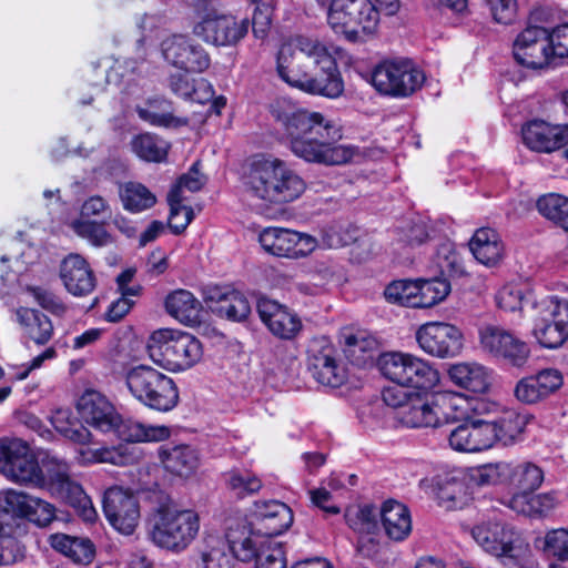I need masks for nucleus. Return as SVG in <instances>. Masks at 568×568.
<instances>
[{
    "instance_id": "1",
    "label": "nucleus",
    "mask_w": 568,
    "mask_h": 568,
    "mask_svg": "<svg viewBox=\"0 0 568 568\" xmlns=\"http://www.w3.org/2000/svg\"><path fill=\"white\" fill-rule=\"evenodd\" d=\"M271 114L284 130L292 153L308 163L342 165L348 163L355 150L335 144L341 130L320 112L293 110L286 101H274Z\"/></svg>"
},
{
    "instance_id": "2",
    "label": "nucleus",
    "mask_w": 568,
    "mask_h": 568,
    "mask_svg": "<svg viewBox=\"0 0 568 568\" xmlns=\"http://www.w3.org/2000/svg\"><path fill=\"white\" fill-rule=\"evenodd\" d=\"M251 194L271 204H286L305 191L304 180L280 159L254 161L245 182Z\"/></svg>"
},
{
    "instance_id": "3",
    "label": "nucleus",
    "mask_w": 568,
    "mask_h": 568,
    "mask_svg": "<svg viewBox=\"0 0 568 568\" xmlns=\"http://www.w3.org/2000/svg\"><path fill=\"white\" fill-rule=\"evenodd\" d=\"M149 357L170 372H183L200 362L203 347L194 335L176 329L154 331L148 339Z\"/></svg>"
},
{
    "instance_id": "4",
    "label": "nucleus",
    "mask_w": 568,
    "mask_h": 568,
    "mask_svg": "<svg viewBox=\"0 0 568 568\" xmlns=\"http://www.w3.org/2000/svg\"><path fill=\"white\" fill-rule=\"evenodd\" d=\"M125 384L132 396L151 409L170 412L179 403V389L174 381L149 365L129 369Z\"/></svg>"
},
{
    "instance_id": "5",
    "label": "nucleus",
    "mask_w": 568,
    "mask_h": 568,
    "mask_svg": "<svg viewBox=\"0 0 568 568\" xmlns=\"http://www.w3.org/2000/svg\"><path fill=\"white\" fill-rule=\"evenodd\" d=\"M473 537L485 551L501 558L507 568H529V542L513 528L487 523L473 529Z\"/></svg>"
},
{
    "instance_id": "6",
    "label": "nucleus",
    "mask_w": 568,
    "mask_h": 568,
    "mask_svg": "<svg viewBox=\"0 0 568 568\" xmlns=\"http://www.w3.org/2000/svg\"><path fill=\"white\" fill-rule=\"evenodd\" d=\"M327 23L349 42L365 41L378 27L377 13L369 0H332Z\"/></svg>"
},
{
    "instance_id": "7",
    "label": "nucleus",
    "mask_w": 568,
    "mask_h": 568,
    "mask_svg": "<svg viewBox=\"0 0 568 568\" xmlns=\"http://www.w3.org/2000/svg\"><path fill=\"white\" fill-rule=\"evenodd\" d=\"M377 366L385 378L404 387L428 392L439 382L438 371L410 353H383L377 359Z\"/></svg>"
},
{
    "instance_id": "8",
    "label": "nucleus",
    "mask_w": 568,
    "mask_h": 568,
    "mask_svg": "<svg viewBox=\"0 0 568 568\" xmlns=\"http://www.w3.org/2000/svg\"><path fill=\"white\" fill-rule=\"evenodd\" d=\"M200 517L193 509H164L151 530L152 541L166 550L181 552L196 538Z\"/></svg>"
},
{
    "instance_id": "9",
    "label": "nucleus",
    "mask_w": 568,
    "mask_h": 568,
    "mask_svg": "<svg viewBox=\"0 0 568 568\" xmlns=\"http://www.w3.org/2000/svg\"><path fill=\"white\" fill-rule=\"evenodd\" d=\"M372 84L384 95L406 98L420 89L425 74L408 59H388L372 71Z\"/></svg>"
},
{
    "instance_id": "10",
    "label": "nucleus",
    "mask_w": 568,
    "mask_h": 568,
    "mask_svg": "<svg viewBox=\"0 0 568 568\" xmlns=\"http://www.w3.org/2000/svg\"><path fill=\"white\" fill-rule=\"evenodd\" d=\"M52 458L39 466L28 445L21 439H0V471L17 483L44 487L45 466Z\"/></svg>"
},
{
    "instance_id": "11",
    "label": "nucleus",
    "mask_w": 568,
    "mask_h": 568,
    "mask_svg": "<svg viewBox=\"0 0 568 568\" xmlns=\"http://www.w3.org/2000/svg\"><path fill=\"white\" fill-rule=\"evenodd\" d=\"M164 61L187 73H202L211 65L206 49L186 34H172L160 44Z\"/></svg>"
},
{
    "instance_id": "12",
    "label": "nucleus",
    "mask_w": 568,
    "mask_h": 568,
    "mask_svg": "<svg viewBox=\"0 0 568 568\" xmlns=\"http://www.w3.org/2000/svg\"><path fill=\"white\" fill-rule=\"evenodd\" d=\"M250 20L232 14L207 13L192 29L193 34L215 47H236L248 33Z\"/></svg>"
},
{
    "instance_id": "13",
    "label": "nucleus",
    "mask_w": 568,
    "mask_h": 568,
    "mask_svg": "<svg viewBox=\"0 0 568 568\" xmlns=\"http://www.w3.org/2000/svg\"><path fill=\"white\" fill-rule=\"evenodd\" d=\"M336 357L337 351L327 337H314L310 342L307 366L320 384L336 388L346 382V369Z\"/></svg>"
},
{
    "instance_id": "14",
    "label": "nucleus",
    "mask_w": 568,
    "mask_h": 568,
    "mask_svg": "<svg viewBox=\"0 0 568 568\" xmlns=\"http://www.w3.org/2000/svg\"><path fill=\"white\" fill-rule=\"evenodd\" d=\"M258 241L265 252L294 260L310 255L318 246L317 240L307 233L277 226L261 231Z\"/></svg>"
},
{
    "instance_id": "15",
    "label": "nucleus",
    "mask_w": 568,
    "mask_h": 568,
    "mask_svg": "<svg viewBox=\"0 0 568 568\" xmlns=\"http://www.w3.org/2000/svg\"><path fill=\"white\" fill-rule=\"evenodd\" d=\"M462 331L449 323L428 322L416 332L419 347L428 355L438 358H450L460 354L463 349Z\"/></svg>"
},
{
    "instance_id": "16",
    "label": "nucleus",
    "mask_w": 568,
    "mask_h": 568,
    "mask_svg": "<svg viewBox=\"0 0 568 568\" xmlns=\"http://www.w3.org/2000/svg\"><path fill=\"white\" fill-rule=\"evenodd\" d=\"M200 162L193 163L190 170L180 176L168 195L170 204L169 227L176 235L181 234L194 217L193 209L183 204L185 200L183 191L197 192L206 183V178L200 172Z\"/></svg>"
},
{
    "instance_id": "17",
    "label": "nucleus",
    "mask_w": 568,
    "mask_h": 568,
    "mask_svg": "<svg viewBox=\"0 0 568 568\" xmlns=\"http://www.w3.org/2000/svg\"><path fill=\"white\" fill-rule=\"evenodd\" d=\"M479 339L485 352L514 366L520 367L529 358V345L503 327L495 325L483 327L479 331Z\"/></svg>"
},
{
    "instance_id": "18",
    "label": "nucleus",
    "mask_w": 568,
    "mask_h": 568,
    "mask_svg": "<svg viewBox=\"0 0 568 568\" xmlns=\"http://www.w3.org/2000/svg\"><path fill=\"white\" fill-rule=\"evenodd\" d=\"M103 513L110 525L123 535H131L140 519L136 498L120 487L109 488L103 496Z\"/></svg>"
},
{
    "instance_id": "19",
    "label": "nucleus",
    "mask_w": 568,
    "mask_h": 568,
    "mask_svg": "<svg viewBox=\"0 0 568 568\" xmlns=\"http://www.w3.org/2000/svg\"><path fill=\"white\" fill-rule=\"evenodd\" d=\"M538 307L539 313L544 314L541 321L545 324L538 334L535 332V336L542 347H560L568 338V301L551 297L542 301Z\"/></svg>"
},
{
    "instance_id": "20",
    "label": "nucleus",
    "mask_w": 568,
    "mask_h": 568,
    "mask_svg": "<svg viewBox=\"0 0 568 568\" xmlns=\"http://www.w3.org/2000/svg\"><path fill=\"white\" fill-rule=\"evenodd\" d=\"M535 44H539L540 57L535 61V71L546 72L560 67L568 58V23L549 31L535 26Z\"/></svg>"
},
{
    "instance_id": "21",
    "label": "nucleus",
    "mask_w": 568,
    "mask_h": 568,
    "mask_svg": "<svg viewBox=\"0 0 568 568\" xmlns=\"http://www.w3.org/2000/svg\"><path fill=\"white\" fill-rule=\"evenodd\" d=\"M494 428L488 420L471 417L456 426L448 435L452 449L460 453H478L494 446Z\"/></svg>"
},
{
    "instance_id": "22",
    "label": "nucleus",
    "mask_w": 568,
    "mask_h": 568,
    "mask_svg": "<svg viewBox=\"0 0 568 568\" xmlns=\"http://www.w3.org/2000/svg\"><path fill=\"white\" fill-rule=\"evenodd\" d=\"M82 424L102 433H111L119 422V414L108 398L99 392L87 390L77 404Z\"/></svg>"
},
{
    "instance_id": "23",
    "label": "nucleus",
    "mask_w": 568,
    "mask_h": 568,
    "mask_svg": "<svg viewBox=\"0 0 568 568\" xmlns=\"http://www.w3.org/2000/svg\"><path fill=\"white\" fill-rule=\"evenodd\" d=\"M257 313L268 331L281 339H293L302 329L298 315L274 300L260 298Z\"/></svg>"
},
{
    "instance_id": "24",
    "label": "nucleus",
    "mask_w": 568,
    "mask_h": 568,
    "mask_svg": "<svg viewBox=\"0 0 568 568\" xmlns=\"http://www.w3.org/2000/svg\"><path fill=\"white\" fill-rule=\"evenodd\" d=\"M60 277L65 290L78 297L88 296L97 286V277L89 262L77 253H71L62 260Z\"/></svg>"
},
{
    "instance_id": "25",
    "label": "nucleus",
    "mask_w": 568,
    "mask_h": 568,
    "mask_svg": "<svg viewBox=\"0 0 568 568\" xmlns=\"http://www.w3.org/2000/svg\"><path fill=\"white\" fill-rule=\"evenodd\" d=\"M205 300L214 314L229 321L242 322L251 312L247 298L230 286L210 287Z\"/></svg>"
},
{
    "instance_id": "26",
    "label": "nucleus",
    "mask_w": 568,
    "mask_h": 568,
    "mask_svg": "<svg viewBox=\"0 0 568 568\" xmlns=\"http://www.w3.org/2000/svg\"><path fill=\"white\" fill-rule=\"evenodd\" d=\"M45 471L47 480L43 488L70 506L81 504L88 496L81 485L71 479L67 463L52 458L47 464Z\"/></svg>"
},
{
    "instance_id": "27",
    "label": "nucleus",
    "mask_w": 568,
    "mask_h": 568,
    "mask_svg": "<svg viewBox=\"0 0 568 568\" xmlns=\"http://www.w3.org/2000/svg\"><path fill=\"white\" fill-rule=\"evenodd\" d=\"M4 500L11 511L40 527L48 526L55 517L54 507L51 504L21 491L9 490Z\"/></svg>"
},
{
    "instance_id": "28",
    "label": "nucleus",
    "mask_w": 568,
    "mask_h": 568,
    "mask_svg": "<svg viewBox=\"0 0 568 568\" xmlns=\"http://www.w3.org/2000/svg\"><path fill=\"white\" fill-rule=\"evenodd\" d=\"M314 69L315 72H310L302 92L327 99H337L344 93V81L336 59Z\"/></svg>"
},
{
    "instance_id": "29",
    "label": "nucleus",
    "mask_w": 568,
    "mask_h": 568,
    "mask_svg": "<svg viewBox=\"0 0 568 568\" xmlns=\"http://www.w3.org/2000/svg\"><path fill=\"white\" fill-rule=\"evenodd\" d=\"M255 515L258 519V531L268 539L284 532L293 523L291 508L277 500L256 503Z\"/></svg>"
},
{
    "instance_id": "30",
    "label": "nucleus",
    "mask_w": 568,
    "mask_h": 568,
    "mask_svg": "<svg viewBox=\"0 0 568 568\" xmlns=\"http://www.w3.org/2000/svg\"><path fill=\"white\" fill-rule=\"evenodd\" d=\"M276 72L290 87L303 91L312 71L311 65L294 53L290 45L282 44L276 57Z\"/></svg>"
},
{
    "instance_id": "31",
    "label": "nucleus",
    "mask_w": 568,
    "mask_h": 568,
    "mask_svg": "<svg viewBox=\"0 0 568 568\" xmlns=\"http://www.w3.org/2000/svg\"><path fill=\"white\" fill-rule=\"evenodd\" d=\"M448 376L456 386L473 393H485L490 386L488 369L476 362H462L452 365Z\"/></svg>"
},
{
    "instance_id": "32",
    "label": "nucleus",
    "mask_w": 568,
    "mask_h": 568,
    "mask_svg": "<svg viewBox=\"0 0 568 568\" xmlns=\"http://www.w3.org/2000/svg\"><path fill=\"white\" fill-rule=\"evenodd\" d=\"M379 516L385 532L390 539L402 541L410 534V513L404 504L393 499L386 500L383 503Z\"/></svg>"
},
{
    "instance_id": "33",
    "label": "nucleus",
    "mask_w": 568,
    "mask_h": 568,
    "mask_svg": "<svg viewBox=\"0 0 568 568\" xmlns=\"http://www.w3.org/2000/svg\"><path fill=\"white\" fill-rule=\"evenodd\" d=\"M469 248L474 257L486 266L497 265L504 256L500 236L490 227L477 230L469 242Z\"/></svg>"
},
{
    "instance_id": "34",
    "label": "nucleus",
    "mask_w": 568,
    "mask_h": 568,
    "mask_svg": "<svg viewBox=\"0 0 568 568\" xmlns=\"http://www.w3.org/2000/svg\"><path fill=\"white\" fill-rule=\"evenodd\" d=\"M164 307L169 315L184 325H195L201 321L202 304L186 290H175L168 294Z\"/></svg>"
},
{
    "instance_id": "35",
    "label": "nucleus",
    "mask_w": 568,
    "mask_h": 568,
    "mask_svg": "<svg viewBox=\"0 0 568 568\" xmlns=\"http://www.w3.org/2000/svg\"><path fill=\"white\" fill-rule=\"evenodd\" d=\"M434 404V395L414 399L400 406L398 420L409 428L439 427V419Z\"/></svg>"
},
{
    "instance_id": "36",
    "label": "nucleus",
    "mask_w": 568,
    "mask_h": 568,
    "mask_svg": "<svg viewBox=\"0 0 568 568\" xmlns=\"http://www.w3.org/2000/svg\"><path fill=\"white\" fill-rule=\"evenodd\" d=\"M135 111L141 120L154 126L180 128L187 124V119L174 115L172 102L164 98L149 99Z\"/></svg>"
},
{
    "instance_id": "37",
    "label": "nucleus",
    "mask_w": 568,
    "mask_h": 568,
    "mask_svg": "<svg viewBox=\"0 0 568 568\" xmlns=\"http://www.w3.org/2000/svg\"><path fill=\"white\" fill-rule=\"evenodd\" d=\"M284 45H290L291 50L300 55L305 62L314 68L318 65H327L328 62L335 60L332 52L333 47H329L318 39L311 38L303 34L290 37L283 42Z\"/></svg>"
},
{
    "instance_id": "38",
    "label": "nucleus",
    "mask_w": 568,
    "mask_h": 568,
    "mask_svg": "<svg viewBox=\"0 0 568 568\" xmlns=\"http://www.w3.org/2000/svg\"><path fill=\"white\" fill-rule=\"evenodd\" d=\"M435 408L439 419V427L445 424L465 423L471 419L473 412L476 410L471 403L463 396L438 393L434 394Z\"/></svg>"
},
{
    "instance_id": "39",
    "label": "nucleus",
    "mask_w": 568,
    "mask_h": 568,
    "mask_svg": "<svg viewBox=\"0 0 568 568\" xmlns=\"http://www.w3.org/2000/svg\"><path fill=\"white\" fill-rule=\"evenodd\" d=\"M160 458L165 469L178 476L191 475L200 462L197 452L189 445L161 447Z\"/></svg>"
},
{
    "instance_id": "40",
    "label": "nucleus",
    "mask_w": 568,
    "mask_h": 568,
    "mask_svg": "<svg viewBox=\"0 0 568 568\" xmlns=\"http://www.w3.org/2000/svg\"><path fill=\"white\" fill-rule=\"evenodd\" d=\"M111 433L128 443L139 442H160L170 436V430L165 426L144 425L133 419H122L119 415V422Z\"/></svg>"
},
{
    "instance_id": "41",
    "label": "nucleus",
    "mask_w": 568,
    "mask_h": 568,
    "mask_svg": "<svg viewBox=\"0 0 568 568\" xmlns=\"http://www.w3.org/2000/svg\"><path fill=\"white\" fill-rule=\"evenodd\" d=\"M17 320L23 329V334L38 345L47 344L53 335L51 320L38 310L20 307L17 311Z\"/></svg>"
},
{
    "instance_id": "42",
    "label": "nucleus",
    "mask_w": 568,
    "mask_h": 568,
    "mask_svg": "<svg viewBox=\"0 0 568 568\" xmlns=\"http://www.w3.org/2000/svg\"><path fill=\"white\" fill-rule=\"evenodd\" d=\"M529 417L518 414L514 410L505 412L494 420H488V425L494 428V445L499 442L503 445H510L518 440L527 424Z\"/></svg>"
},
{
    "instance_id": "43",
    "label": "nucleus",
    "mask_w": 568,
    "mask_h": 568,
    "mask_svg": "<svg viewBox=\"0 0 568 568\" xmlns=\"http://www.w3.org/2000/svg\"><path fill=\"white\" fill-rule=\"evenodd\" d=\"M50 423L63 437L77 444H88L91 440L90 430L73 416L70 408L60 407L52 410Z\"/></svg>"
},
{
    "instance_id": "44",
    "label": "nucleus",
    "mask_w": 568,
    "mask_h": 568,
    "mask_svg": "<svg viewBox=\"0 0 568 568\" xmlns=\"http://www.w3.org/2000/svg\"><path fill=\"white\" fill-rule=\"evenodd\" d=\"M568 143V124L535 118V152H554Z\"/></svg>"
},
{
    "instance_id": "45",
    "label": "nucleus",
    "mask_w": 568,
    "mask_h": 568,
    "mask_svg": "<svg viewBox=\"0 0 568 568\" xmlns=\"http://www.w3.org/2000/svg\"><path fill=\"white\" fill-rule=\"evenodd\" d=\"M233 562L223 538L209 536L200 550L196 568H233Z\"/></svg>"
},
{
    "instance_id": "46",
    "label": "nucleus",
    "mask_w": 568,
    "mask_h": 568,
    "mask_svg": "<svg viewBox=\"0 0 568 568\" xmlns=\"http://www.w3.org/2000/svg\"><path fill=\"white\" fill-rule=\"evenodd\" d=\"M119 196L123 209L131 213H140L151 209L155 202V195L139 182H126L120 184Z\"/></svg>"
},
{
    "instance_id": "47",
    "label": "nucleus",
    "mask_w": 568,
    "mask_h": 568,
    "mask_svg": "<svg viewBox=\"0 0 568 568\" xmlns=\"http://www.w3.org/2000/svg\"><path fill=\"white\" fill-rule=\"evenodd\" d=\"M131 145L133 152L146 162L160 163L165 161L170 150V143L168 141L151 133L135 136Z\"/></svg>"
},
{
    "instance_id": "48",
    "label": "nucleus",
    "mask_w": 568,
    "mask_h": 568,
    "mask_svg": "<svg viewBox=\"0 0 568 568\" xmlns=\"http://www.w3.org/2000/svg\"><path fill=\"white\" fill-rule=\"evenodd\" d=\"M379 511L371 504L351 507L345 513L346 524L358 534L371 535L378 529Z\"/></svg>"
},
{
    "instance_id": "49",
    "label": "nucleus",
    "mask_w": 568,
    "mask_h": 568,
    "mask_svg": "<svg viewBox=\"0 0 568 568\" xmlns=\"http://www.w3.org/2000/svg\"><path fill=\"white\" fill-rule=\"evenodd\" d=\"M536 206L540 214L568 232V197L549 193L538 199Z\"/></svg>"
},
{
    "instance_id": "50",
    "label": "nucleus",
    "mask_w": 568,
    "mask_h": 568,
    "mask_svg": "<svg viewBox=\"0 0 568 568\" xmlns=\"http://www.w3.org/2000/svg\"><path fill=\"white\" fill-rule=\"evenodd\" d=\"M417 302L420 308H428L442 302L450 292V284L439 277L417 280Z\"/></svg>"
},
{
    "instance_id": "51",
    "label": "nucleus",
    "mask_w": 568,
    "mask_h": 568,
    "mask_svg": "<svg viewBox=\"0 0 568 568\" xmlns=\"http://www.w3.org/2000/svg\"><path fill=\"white\" fill-rule=\"evenodd\" d=\"M81 455L87 463H109L118 466L128 465L133 460V456L128 453L124 445L118 447H87L81 450Z\"/></svg>"
},
{
    "instance_id": "52",
    "label": "nucleus",
    "mask_w": 568,
    "mask_h": 568,
    "mask_svg": "<svg viewBox=\"0 0 568 568\" xmlns=\"http://www.w3.org/2000/svg\"><path fill=\"white\" fill-rule=\"evenodd\" d=\"M227 487L240 498L257 493L262 480L246 469H233L226 474Z\"/></svg>"
},
{
    "instance_id": "53",
    "label": "nucleus",
    "mask_w": 568,
    "mask_h": 568,
    "mask_svg": "<svg viewBox=\"0 0 568 568\" xmlns=\"http://www.w3.org/2000/svg\"><path fill=\"white\" fill-rule=\"evenodd\" d=\"M418 286L416 281H394L384 291L385 298L393 304L417 307Z\"/></svg>"
},
{
    "instance_id": "54",
    "label": "nucleus",
    "mask_w": 568,
    "mask_h": 568,
    "mask_svg": "<svg viewBox=\"0 0 568 568\" xmlns=\"http://www.w3.org/2000/svg\"><path fill=\"white\" fill-rule=\"evenodd\" d=\"M435 261L442 275L458 277L465 273L463 258L450 242L438 246Z\"/></svg>"
},
{
    "instance_id": "55",
    "label": "nucleus",
    "mask_w": 568,
    "mask_h": 568,
    "mask_svg": "<svg viewBox=\"0 0 568 568\" xmlns=\"http://www.w3.org/2000/svg\"><path fill=\"white\" fill-rule=\"evenodd\" d=\"M272 539L266 538L260 531L251 532L248 536L239 540V544L227 548V551L232 555L233 559L236 558L241 561L253 560L258 552L268 545Z\"/></svg>"
},
{
    "instance_id": "56",
    "label": "nucleus",
    "mask_w": 568,
    "mask_h": 568,
    "mask_svg": "<svg viewBox=\"0 0 568 568\" xmlns=\"http://www.w3.org/2000/svg\"><path fill=\"white\" fill-rule=\"evenodd\" d=\"M73 231L91 245L102 247L113 242V236L105 230L103 224L93 221L79 219L72 223Z\"/></svg>"
},
{
    "instance_id": "57",
    "label": "nucleus",
    "mask_w": 568,
    "mask_h": 568,
    "mask_svg": "<svg viewBox=\"0 0 568 568\" xmlns=\"http://www.w3.org/2000/svg\"><path fill=\"white\" fill-rule=\"evenodd\" d=\"M510 474L509 463H489L477 468L474 479L480 486L503 485L507 484Z\"/></svg>"
},
{
    "instance_id": "58",
    "label": "nucleus",
    "mask_w": 568,
    "mask_h": 568,
    "mask_svg": "<svg viewBox=\"0 0 568 568\" xmlns=\"http://www.w3.org/2000/svg\"><path fill=\"white\" fill-rule=\"evenodd\" d=\"M525 298V290L520 284L508 283L500 287L496 293L495 301L497 306L510 313L520 312Z\"/></svg>"
},
{
    "instance_id": "59",
    "label": "nucleus",
    "mask_w": 568,
    "mask_h": 568,
    "mask_svg": "<svg viewBox=\"0 0 568 568\" xmlns=\"http://www.w3.org/2000/svg\"><path fill=\"white\" fill-rule=\"evenodd\" d=\"M532 27L527 23L525 30L517 36L513 45V54L517 64L527 73L532 71Z\"/></svg>"
},
{
    "instance_id": "60",
    "label": "nucleus",
    "mask_w": 568,
    "mask_h": 568,
    "mask_svg": "<svg viewBox=\"0 0 568 568\" xmlns=\"http://www.w3.org/2000/svg\"><path fill=\"white\" fill-rule=\"evenodd\" d=\"M141 61L132 58L115 59L105 73V82L120 85L134 79Z\"/></svg>"
},
{
    "instance_id": "61",
    "label": "nucleus",
    "mask_w": 568,
    "mask_h": 568,
    "mask_svg": "<svg viewBox=\"0 0 568 568\" xmlns=\"http://www.w3.org/2000/svg\"><path fill=\"white\" fill-rule=\"evenodd\" d=\"M28 293L45 311L55 316H63L68 310L62 298L49 288L42 286H29Z\"/></svg>"
},
{
    "instance_id": "62",
    "label": "nucleus",
    "mask_w": 568,
    "mask_h": 568,
    "mask_svg": "<svg viewBox=\"0 0 568 568\" xmlns=\"http://www.w3.org/2000/svg\"><path fill=\"white\" fill-rule=\"evenodd\" d=\"M544 552L559 560L568 559V530L560 528L547 532L544 540Z\"/></svg>"
},
{
    "instance_id": "63",
    "label": "nucleus",
    "mask_w": 568,
    "mask_h": 568,
    "mask_svg": "<svg viewBox=\"0 0 568 568\" xmlns=\"http://www.w3.org/2000/svg\"><path fill=\"white\" fill-rule=\"evenodd\" d=\"M564 383V377L560 371L556 368H546L535 375V393L537 397H546L557 389Z\"/></svg>"
},
{
    "instance_id": "64",
    "label": "nucleus",
    "mask_w": 568,
    "mask_h": 568,
    "mask_svg": "<svg viewBox=\"0 0 568 568\" xmlns=\"http://www.w3.org/2000/svg\"><path fill=\"white\" fill-rule=\"evenodd\" d=\"M254 559L256 568H286L284 549L274 540L264 546Z\"/></svg>"
}]
</instances>
